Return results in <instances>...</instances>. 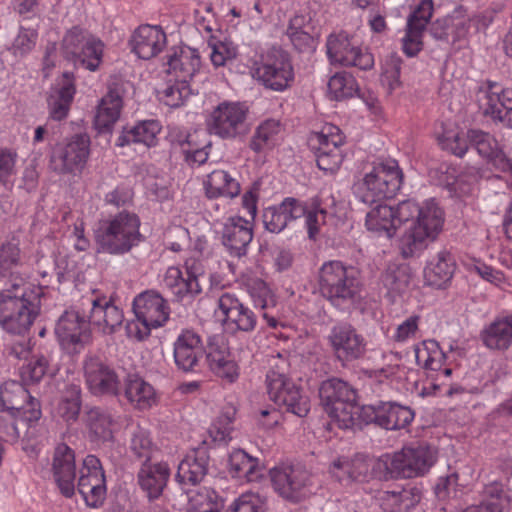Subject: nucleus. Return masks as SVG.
I'll list each match as a JSON object with an SVG mask.
<instances>
[{"label":"nucleus","mask_w":512,"mask_h":512,"mask_svg":"<svg viewBox=\"0 0 512 512\" xmlns=\"http://www.w3.org/2000/svg\"><path fill=\"white\" fill-rule=\"evenodd\" d=\"M209 456L205 448L190 450L178 465L176 479L180 484L195 485L207 473Z\"/></svg>","instance_id":"72a5a7b5"},{"label":"nucleus","mask_w":512,"mask_h":512,"mask_svg":"<svg viewBox=\"0 0 512 512\" xmlns=\"http://www.w3.org/2000/svg\"><path fill=\"white\" fill-rule=\"evenodd\" d=\"M411 281L412 272L405 264L389 265L382 276V283L392 297L405 293L409 289Z\"/></svg>","instance_id":"a18cd8bd"},{"label":"nucleus","mask_w":512,"mask_h":512,"mask_svg":"<svg viewBox=\"0 0 512 512\" xmlns=\"http://www.w3.org/2000/svg\"><path fill=\"white\" fill-rule=\"evenodd\" d=\"M434 12V4L432 0H421L408 16L407 25L422 30L426 29Z\"/></svg>","instance_id":"774afa93"},{"label":"nucleus","mask_w":512,"mask_h":512,"mask_svg":"<svg viewBox=\"0 0 512 512\" xmlns=\"http://www.w3.org/2000/svg\"><path fill=\"white\" fill-rule=\"evenodd\" d=\"M415 360L417 364L431 373H436V380L450 377L452 369L445 363V354L439 344L434 340H425L414 347Z\"/></svg>","instance_id":"c756f323"},{"label":"nucleus","mask_w":512,"mask_h":512,"mask_svg":"<svg viewBox=\"0 0 512 512\" xmlns=\"http://www.w3.org/2000/svg\"><path fill=\"white\" fill-rule=\"evenodd\" d=\"M129 448L136 457L144 459H150L157 449L149 431L141 427H136L133 430Z\"/></svg>","instance_id":"6e6d98bb"},{"label":"nucleus","mask_w":512,"mask_h":512,"mask_svg":"<svg viewBox=\"0 0 512 512\" xmlns=\"http://www.w3.org/2000/svg\"><path fill=\"white\" fill-rule=\"evenodd\" d=\"M320 287L323 294L339 309L348 310L360 304V284L355 271L339 261L323 264L320 271Z\"/></svg>","instance_id":"0eeeda50"},{"label":"nucleus","mask_w":512,"mask_h":512,"mask_svg":"<svg viewBox=\"0 0 512 512\" xmlns=\"http://www.w3.org/2000/svg\"><path fill=\"white\" fill-rule=\"evenodd\" d=\"M266 501L257 493H243L228 507L226 512H265Z\"/></svg>","instance_id":"bf43d9fd"},{"label":"nucleus","mask_w":512,"mask_h":512,"mask_svg":"<svg viewBox=\"0 0 512 512\" xmlns=\"http://www.w3.org/2000/svg\"><path fill=\"white\" fill-rule=\"evenodd\" d=\"M79 308L93 329L104 335H111L124 320L123 311L106 296L95 292L84 295Z\"/></svg>","instance_id":"f8f14e48"},{"label":"nucleus","mask_w":512,"mask_h":512,"mask_svg":"<svg viewBox=\"0 0 512 512\" xmlns=\"http://www.w3.org/2000/svg\"><path fill=\"white\" fill-rule=\"evenodd\" d=\"M186 274L178 283L177 287L173 290V294L182 300L186 297H194L202 291V280L204 275L200 267L191 265L189 261L186 262Z\"/></svg>","instance_id":"3c124183"},{"label":"nucleus","mask_w":512,"mask_h":512,"mask_svg":"<svg viewBox=\"0 0 512 512\" xmlns=\"http://www.w3.org/2000/svg\"><path fill=\"white\" fill-rule=\"evenodd\" d=\"M248 109L238 102H222L207 120L208 130L224 139L235 138L243 130Z\"/></svg>","instance_id":"6ab92c4d"},{"label":"nucleus","mask_w":512,"mask_h":512,"mask_svg":"<svg viewBox=\"0 0 512 512\" xmlns=\"http://www.w3.org/2000/svg\"><path fill=\"white\" fill-rule=\"evenodd\" d=\"M414 419V412L408 407L397 403L379 405L378 426L387 430H397L408 426Z\"/></svg>","instance_id":"37998d69"},{"label":"nucleus","mask_w":512,"mask_h":512,"mask_svg":"<svg viewBox=\"0 0 512 512\" xmlns=\"http://www.w3.org/2000/svg\"><path fill=\"white\" fill-rule=\"evenodd\" d=\"M91 140L87 133H76L56 143L49 157L50 169L59 176L78 177L90 157Z\"/></svg>","instance_id":"6e6552de"},{"label":"nucleus","mask_w":512,"mask_h":512,"mask_svg":"<svg viewBox=\"0 0 512 512\" xmlns=\"http://www.w3.org/2000/svg\"><path fill=\"white\" fill-rule=\"evenodd\" d=\"M247 65L252 78L267 89L282 92L294 81L290 58L279 48H261L255 51Z\"/></svg>","instance_id":"39448f33"},{"label":"nucleus","mask_w":512,"mask_h":512,"mask_svg":"<svg viewBox=\"0 0 512 512\" xmlns=\"http://www.w3.org/2000/svg\"><path fill=\"white\" fill-rule=\"evenodd\" d=\"M274 490L283 498L299 501L309 492V474L293 466L275 467L270 471Z\"/></svg>","instance_id":"aec40b11"},{"label":"nucleus","mask_w":512,"mask_h":512,"mask_svg":"<svg viewBox=\"0 0 512 512\" xmlns=\"http://www.w3.org/2000/svg\"><path fill=\"white\" fill-rule=\"evenodd\" d=\"M445 214L434 198L417 202L401 201L396 207L379 204L371 208L365 219L368 231L391 238L399 226L409 223L400 238V250L404 257L414 256L434 241L443 229Z\"/></svg>","instance_id":"f257e3e1"},{"label":"nucleus","mask_w":512,"mask_h":512,"mask_svg":"<svg viewBox=\"0 0 512 512\" xmlns=\"http://www.w3.org/2000/svg\"><path fill=\"white\" fill-rule=\"evenodd\" d=\"M19 423L29 427L32 425V423L23 420L22 417L12 418L7 413L0 414V434L6 442L15 443L19 440L21 435Z\"/></svg>","instance_id":"338daca9"},{"label":"nucleus","mask_w":512,"mask_h":512,"mask_svg":"<svg viewBox=\"0 0 512 512\" xmlns=\"http://www.w3.org/2000/svg\"><path fill=\"white\" fill-rule=\"evenodd\" d=\"M105 479L100 461L94 455H88L83 460L78 480V491H83L86 486L91 487L94 483Z\"/></svg>","instance_id":"864d4df0"},{"label":"nucleus","mask_w":512,"mask_h":512,"mask_svg":"<svg viewBox=\"0 0 512 512\" xmlns=\"http://www.w3.org/2000/svg\"><path fill=\"white\" fill-rule=\"evenodd\" d=\"M326 54L333 65L369 70L374 57L360 41L346 32L332 33L326 40Z\"/></svg>","instance_id":"9b49d317"},{"label":"nucleus","mask_w":512,"mask_h":512,"mask_svg":"<svg viewBox=\"0 0 512 512\" xmlns=\"http://www.w3.org/2000/svg\"><path fill=\"white\" fill-rule=\"evenodd\" d=\"M438 140L444 149L458 157H463L468 149L466 138L461 137L457 129H445Z\"/></svg>","instance_id":"0e129e2a"},{"label":"nucleus","mask_w":512,"mask_h":512,"mask_svg":"<svg viewBox=\"0 0 512 512\" xmlns=\"http://www.w3.org/2000/svg\"><path fill=\"white\" fill-rule=\"evenodd\" d=\"M310 141L316 150L341 148L344 144V136L337 126L325 124L321 131L311 137Z\"/></svg>","instance_id":"5fc2aeb1"},{"label":"nucleus","mask_w":512,"mask_h":512,"mask_svg":"<svg viewBox=\"0 0 512 512\" xmlns=\"http://www.w3.org/2000/svg\"><path fill=\"white\" fill-rule=\"evenodd\" d=\"M467 268L470 272L478 274L481 278L497 287L504 288L507 284V279L501 271L496 270L479 260H473L472 262L467 263Z\"/></svg>","instance_id":"69168bd1"},{"label":"nucleus","mask_w":512,"mask_h":512,"mask_svg":"<svg viewBox=\"0 0 512 512\" xmlns=\"http://www.w3.org/2000/svg\"><path fill=\"white\" fill-rule=\"evenodd\" d=\"M266 382L271 400L280 406H285L288 411L299 417L307 415L310 409L308 397L301 394L284 372L270 370Z\"/></svg>","instance_id":"dca6fc26"},{"label":"nucleus","mask_w":512,"mask_h":512,"mask_svg":"<svg viewBox=\"0 0 512 512\" xmlns=\"http://www.w3.org/2000/svg\"><path fill=\"white\" fill-rule=\"evenodd\" d=\"M252 239V226L248 220L240 216L226 219L223 226L222 242L231 256L238 258L245 256Z\"/></svg>","instance_id":"a878e982"},{"label":"nucleus","mask_w":512,"mask_h":512,"mask_svg":"<svg viewBox=\"0 0 512 512\" xmlns=\"http://www.w3.org/2000/svg\"><path fill=\"white\" fill-rule=\"evenodd\" d=\"M283 137L284 127L280 120L268 118L255 127L249 148L257 154H265L280 145Z\"/></svg>","instance_id":"2f4dec72"},{"label":"nucleus","mask_w":512,"mask_h":512,"mask_svg":"<svg viewBox=\"0 0 512 512\" xmlns=\"http://www.w3.org/2000/svg\"><path fill=\"white\" fill-rule=\"evenodd\" d=\"M381 506L387 512H409L420 500V496L412 489L384 491L381 496Z\"/></svg>","instance_id":"49530a36"},{"label":"nucleus","mask_w":512,"mask_h":512,"mask_svg":"<svg viewBox=\"0 0 512 512\" xmlns=\"http://www.w3.org/2000/svg\"><path fill=\"white\" fill-rule=\"evenodd\" d=\"M125 396L135 408L147 410L158 402L154 387L138 375H129L125 384Z\"/></svg>","instance_id":"e433bc0d"},{"label":"nucleus","mask_w":512,"mask_h":512,"mask_svg":"<svg viewBox=\"0 0 512 512\" xmlns=\"http://www.w3.org/2000/svg\"><path fill=\"white\" fill-rule=\"evenodd\" d=\"M403 178L402 169L395 159H378L364 169L353 185V192L361 202L372 204L395 197L402 187Z\"/></svg>","instance_id":"7ed1b4c3"},{"label":"nucleus","mask_w":512,"mask_h":512,"mask_svg":"<svg viewBox=\"0 0 512 512\" xmlns=\"http://www.w3.org/2000/svg\"><path fill=\"white\" fill-rule=\"evenodd\" d=\"M40 297L41 289L30 284L0 287V327L7 333L23 336L40 313Z\"/></svg>","instance_id":"f03ea898"},{"label":"nucleus","mask_w":512,"mask_h":512,"mask_svg":"<svg viewBox=\"0 0 512 512\" xmlns=\"http://www.w3.org/2000/svg\"><path fill=\"white\" fill-rule=\"evenodd\" d=\"M187 512L198 510H219L220 498L217 492L210 487H198L187 492Z\"/></svg>","instance_id":"09e8293b"},{"label":"nucleus","mask_w":512,"mask_h":512,"mask_svg":"<svg viewBox=\"0 0 512 512\" xmlns=\"http://www.w3.org/2000/svg\"><path fill=\"white\" fill-rule=\"evenodd\" d=\"M420 322V315L413 314L408 316L395 327L392 339L400 344L414 340L420 331Z\"/></svg>","instance_id":"680f3d73"},{"label":"nucleus","mask_w":512,"mask_h":512,"mask_svg":"<svg viewBox=\"0 0 512 512\" xmlns=\"http://www.w3.org/2000/svg\"><path fill=\"white\" fill-rule=\"evenodd\" d=\"M327 339L334 355L340 361L355 360L366 350L364 337L349 323L334 325Z\"/></svg>","instance_id":"412c9836"},{"label":"nucleus","mask_w":512,"mask_h":512,"mask_svg":"<svg viewBox=\"0 0 512 512\" xmlns=\"http://www.w3.org/2000/svg\"><path fill=\"white\" fill-rule=\"evenodd\" d=\"M304 206L293 198H286L279 205L267 207L263 212V224L272 233L281 232L292 220L302 217Z\"/></svg>","instance_id":"7c9ffc66"},{"label":"nucleus","mask_w":512,"mask_h":512,"mask_svg":"<svg viewBox=\"0 0 512 512\" xmlns=\"http://www.w3.org/2000/svg\"><path fill=\"white\" fill-rule=\"evenodd\" d=\"M75 93L73 76L66 72L51 88L47 98L48 114L52 120L62 121L67 118Z\"/></svg>","instance_id":"bb28decb"},{"label":"nucleus","mask_w":512,"mask_h":512,"mask_svg":"<svg viewBox=\"0 0 512 512\" xmlns=\"http://www.w3.org/2000/svg\"><path fill=\"white\" fill-rule=\"evenodd\" d=\"M53 474L63 495L71 497L75 491V456L66 444H59L53 456Z\"/></svg>","instance_id":"c85d7f7f"},{"label":"nucleus","mask_w":512,"mask_h":512,"mask_svg":"<svg viewBox=\"0 0 512 512\" xmlns=\"http://www.w3.org/2000/svg\"><path fill=\"white\" fill-rule=\"evenodd\" d=\"M103 47V43L98 38L79 27L69 30L62 42L65 57L90 71H95L99 67L102 61Z\"/></svg>","instance_id":"ddd939ff"},{"label":"nucleus","mask_w":512,"mask_h":512,"mask_svg":"<svg viewBox=\"0 0 512 512\" xmlns=\"http://www.w3.org/2000/svg\"><path fill=\"white\" fill-rule=\"evenodd\" d=\"M160 131L159 122L155 120L142 121L132 127L124 128L117 139V145L123 147L134 143L152 147L156 145Z\"/></svg>","instance_id":"4c0bfd02"},{"label":"nucleus","mask_w":512,"mask_h":512,"mask_svg":"<svg viewBox=\"0 0 512 512\" xmlns=\"http://www.w3.org/2000/svg\"><path fill=\"white\" fill-rule=\"evenodd\" d=\"M204 353L200 336L192 330H183L174 342V360L183 371H191Z\"/></svg>","instance_id":"cd10ccee"},{"label":"nucleus","mask_w":512,"mask_h":512,"mask_svg":"<svg viewBox=\"0 0 512 512\" xmlns=\"http://www.w3.org/2000/svg\"><path fill=\"white\" fill-rule=\"evenodd\" d=\"M228 471L233 478L241 482H255L262 476L258 460L240 449L230 453Z\"/></svg>","instance_id":"58836bf2"},{"label":"nucleus","mask_w":512,"mask_h":512,"mask_svg":"<svg viewBox=\"0 0 512 512\" xmlns=\"http://www.w3.org/2000/svg\"><path fill=\"white\" fill-rule=\"evenodd\" d=\"M55 334L61 347L68 353H79L84 348L90 340V330L87 318L79 307L61 315Z\"/></svg>","instance_id":"f3484780"},{"label":"nucleus","mask_w":512,"mask_h":512,"mask_svg":"<svg viewBox=\"0 0 512 512\" xmlns=\"http://www.w3.org/2000/svg\"><path fill=\"white\" fill-rule=\"evenodd\" d=\"M233 411L220 414L210 425L208 433L214 442L227 443L234 431Z\"/></svg>","instance_id":"13d9d810"},{"label":"nucleus","mask_w":512,"mask_h":512,"mask_svg":"<svg viewBox=\"0 0 512 512\" xmlns=\"http://www.w3.org/2000/svg\"><path fill=\"white\" fill-rule=\"evenodd\" d=\"M0 404L3 408L1 413H7L12 418L22 417L34 423L41 417L38 401L17 381L9 380L0 385Z\"/></svg>","instance_id":"4468645a"},{"label":"nucleus","mask_w":512,"mask_h":512,"mask_svg":"<svg viewBox=\"0 0 512 512\" xmlns=\"http://www.w3.org/2000/svg\"><path fill=\"white\" fill-rule=\"evenodd\" d=\"M467 138L481 157L512 178V161L505 155L498 141L492 135L472 129L467 132Z\"/></svg>","instance_id":"393cba45"},{"label":"nucleus","mask_w":512,"mask_h":512,"mask_svg":"<svg viewBox=\"0 0 512 512\" xmlns=\"http://www.w3.org/2000/svg\"><path fill=\"white\" fill-rule=\"evenodd\" d=\"M319 396L331 421L341 429L356 426V394L349 385L339 379H330L322 383Z\"/></svg>","instance_id":"1a4fd4ad"},{"label":"nucleus","mask_w":512,"mask_h":512,"mask_svg":"<svg viewBox=\"0 0 512 512\" xmlns=\"http://www.w3.org/2000/svg\"><path fill=\"white\" fill-rule=\"evenodd\" d=\"M207 360L210 369L219 377L231 382L238 377V366L224 343L210 342L207 350Z\"/></svg>","instance_id":"ea45409f"},{"label":"nucleus","mask_w":512,"mask_h":512,"mask_svg":"<svg viewBox=\"0 0 512 512\" xmlns=\"http://www.w3.org/2000/svg\"><path fill=\"white\" fill-rule=\"evenodd\" d=\"M195 92L192 84L168 79L166 88L160 93V99L170 107H179Z\"/></svg>","instance_id":"603ef678"},{"label":"nucleus","mask_w":512,"mask_h":512,"mask_svg":"<svg viewBox=\"0 0 512 512\" xmlns=\"http://www.w3.org/2000/svg\"><path fill=\"white\" fill-rule=\"evenodd\" d=\"M122 98L116 91H109L100 101L94 119L98 131L109 130L119 119Z\"/></svg>","instance_id":"c03bdc74"},{"label":"nucleus","mask_w":512,"mask_h":512,"mask_svg":"<svg viewBox=\"0 0 512 512\" xmlns=\"http://www.w3.org/2000/svg\"><path fill=\"white\" fill-rule=\"evenodd\" d=\"M477 101L485 115L512 128V88L487 81L478 88Z\"/></svg>","instance_id":"2eb2a0df"},{"label":"nucleus","mask_w":512,"mask_h":512,"mask_svg":"<svg viewBox=\"0 0 512 512\" xmlns=\"http://www.w3.org/2000/svg\"><path fill=\"white\" fill-rule=\"evenodd\" d=\"M400 68L401 60L393 55L387 57L382 64L381 83L389 93L401 86Z\"/></svg>","instance_id":"052dcab7"},{"label":"nucleus","mask_w":512,"mask_h":512,"mask_svg":"<svg viewBox=\"0 0 512 512\" xmlns=\"http://www.w3.org/2000/svg\"><path fill=\"white\" fill-rule=\"evenodd\" d=\"M135 318L126 323L128 338L134 341L147 339L153 329L165 325L170 316V307L162 295L155 290L138 294L132 303Z\"/></svg>","instance_id":"423d86ee"},{"label":"nucleus","mask_w":512,"mask_h":512,"mask_svg":"<svg viewBox=\"0 0 512 512\" xmlns=\"http://www.w3.org/2000/svg\"><path fill=\"white\" fill-rule=\"evenodd\" d=\"M131 51L140 59L149 60L160 54L167 45L166 34L156 25H141L132 33Z\"/></svg>","instance_id":"5701e85b"},{"label":"nucleus","mask_w":512,"mask_h":512,"mask_svg":"<svg viewBox=\"0 0 512 512\" xmlns=\"http://www.w3.org/2000/svg\"><path fill=\"white\" fill-rule=\"evenodd\" d=\"M141 221L137 214L121 211L102 220L95 232L99 250L111 255H123L142 240Z\"/></svg>","instance_id":"20e7f679"},{"label":"nucleus","mask_w":512,"mask_h":512,"mask_svg":"<svg viewBox=\"0 0 512 512\" xmlns=\"http://www.w3.org/2000/svg\"><path fill=\"white\" fill-rule=\"evenodd\" d=\"M436 462V451L428 446L404 447L400 451L384 454L378 459L386 475L414 478L423 476Z\"/></svg>","instance_id":"9d476101"},{"label":"nucleus","mask_w":512,"mask_h":512,"mask_svg":"<svg viewBox=\"0 0 512 512\" xmlns=\"http://www.w3.org/2000/svg\"><path fill=\"white\" fill-rule=\"evenodd\" d=\"M85 426L91 441L104 443L113 440L118 424L110 411L94 407L86 412Z\"/></svg>","instance_id":"473e14b6"},{"label":"nucleus","mask_w":512,"mask_h":512,"mask_svg":"<svg viewBox=\"0 0 512 512\" xmlns=\"http://www.w3.org/2000/svg\"><path fill=\"white\" fill-rule=\"evenodd\" d=\"M81 389L78 385H70L65 390L56 407V415L67 423L77 420L81 409Z\"/></svg>","instance_id":"8fccbe9b"},{"label":"nucleus","mask_w":512,"mask_h":512,"mask_svg":"<svg viewBox=\"0 0 512 512\" xmlns=\"http://www.w3.org/2000/svg\"><path fill=\"white\" fill-rule=\"evenodd\" d=\"M247 291L256 308L267 309L276 305V297L267 284L255 279L247 283Z\"/></svg>","instance_id":"4d7b16f0"},{"label":"nucleus","mask_w":512,"mask_h":512,"mask_svg":"<svg viewBox=\"0 0 512 512\" xmlns=\"http://www.w3.org/2000/svg\"><path fill=\"white\" fill-rule=\"evenodd\" d=\"M455 270L454 260L447 251H440L430 260L424 272L426 283L435 288H444Z\"/></svg>","instance_id":"a19ab883"},{"label":"nucleus","mask_w":512,"mask_h":512,"mask_svg":"<svg viewBox=\"0 0 512 512\" xmlns=\"http://www.w3.org/2000/svg\"><path fill=\"white\" fill-rule=\"evenodd\" d=\"M358 92L356 79L348 72H337L327 84V96L331 100L341 101L353 97Z\"/></svg>","instance_id":"de8ad7c7"},{"label":"nucleus","mask_w":512,"mask_h":512,"mask_svg":"<svg viewBox=\"0 0 512 512\" xmlns=\"http://www.w3.org/2000/svg\"><path fill=\"white\" fill-rule=\"evenodd\" d=\"M82 369L86 385L94 395L116 394L118 392V376L99 356L86 355Z\"/></svg>","instance_id":"4be33fe9"},{"label":"nucleus","mask_w":512,"mask_h":512,"mask_svg":"<svg viewBox=\"0 0 512 512\" xmlns=\"http://www.w3.org/2000/svg\"><path fill=\"white\" fill-rule=\"evenodd\" d=\"M484 345L491 350H506L512 344V315L500 317L481 334Z\"/></svg>","instance_id":"79ce46f5"},{"label":"nucleus","mask_w":512,"mask_h":512,"mask_svg":"<svg viewBox=\"0 0 512 512\" xmlns=\"http://www.w3.org/2000/svg\"><path fill=\"white\" fill-rule=\"evenodd\" d=\"M343 158L341 148L316 150L317 166L326 173L336 172L340 168Z\"/></svg>","instance_id":"e2e57ef3"},{"label":"nucleus","mask_w":512,"mask_h":512,"mask_svg":"<svg viewBox=\"0 0 512 512\" xmlns=\"http://www.w3.org/2000/svg\"><path fill=\"white\" fill-rule=\"evenodd\" d=\"M167 73L170 81L177 80L191 84L200 71L201 59L197 49L189 46H179L173 49L167 61Z\"/></svg>","instance_id":"b1692460"},{"label":"nucleus","mask_w":512,"mask_h":512,"mask_svg":"<svg viewBox=\"0 0 512 512\" xmlns=\"http://www.w3.org/2000/svg\"><path fill=\"white\" fill-rule=\"evenodd\" d=\"M215 316L232 332H251L257 324L254 312L231 293H223L218 298Z\"/></svg>","instance_id":"a211bd4d"},{"label":"nucleus","mask_w":512,"mask_h":512,"mask_svg":"<svg viewBox=\"0 0 512 512\" xmlns=\"http://www.w3.org/2000/svg\"><path fill=\"white\" fill-rule=\"evenodd\" d=\"M170 475V469L164 462L144 463L138 472V483L150 499L158 498Z\"/></svg>","instance_id":"c9c22d12"},{"label":"nucleus","mask_w":512,"mask_h":512,"mask_svg":"<svg viewBox=\"0 0 512 512\" xmlns=\"http://www.w3.org/2000/svg\"><path fill=\"white\" fill-rule=\"evenodd\" d=\"M205 195L210 199L235 198L240 194V183L228 171L216 169L203 179Z\"/></svg>","instance_id":"f704fd0d"}]
</instances>
